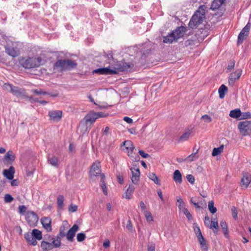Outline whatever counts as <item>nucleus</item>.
Returning a JSON list of instances; mask_svg holds the SVG:
<instances>
[{"instance_id": "nucleus-19", "label": "nucleus", "mask_w": 251, "mask_h": 251, "mask_svg": "<svg viewBox=\"0 0 251 251\" xmlns=\"http://www.w3.org/2000/svg\"><path fill=\"white\" fill-rule=\"evenodd\" d=\"M97 119L98 117L96 116V112L94 111H91L84 117L83 120L85 121L86 124L88 123L93 124Z\"/></svg>"}, {"instance_id": "nucleus-29", "label": "nucleus", "mask_w": 251, "mask_h": 251, "mask_svg": "<svg viewBox=\"0 0 251 251\" xmlns=\"http://www.w3.org/2000/svg\"><path fill=\"white\" fill-rule=\"evenodd\" d=\"M5 52L12 57H16L19 55L18 52L13 47H5Z\"/></svg>"}, {"instance_id": "nucleus-42", "label": "nucleus", "mask_w": 251, "mask_h": 251, "mask_svg": "<svg viewBox=\"0 0 251 251\" xmlns=\"http://www.w3.org/2000/svg\"><path fill=\"white\" fill-rule=\"evenodd\" d=\"M208 209L212 214H214L217 211V208L214 206V202L213 201L208 202Z\"/></svg>"}, {"instance_id": "nucleus-61", "label": "nucleus", "mask_w": 251, "mask_h": 251, "mask_svg": "<svg viewBox=\"0 0 251 251\" xmlns=\"http://www.w3.org/2000/svg\"><path fill=\"white\" fill-rule=\"evenodd\" d=\"M110 246V241L108 240H105L103 243V247L107 249Z\"/></svg>"}, {"instance_id": "nucleus-6", "label": "nucleus", "mask_w": 251, "mask_h": 251, "mask_svg": "<svg viewBox=\"0 0 251 251\" xmlns=\"http://www.w3.org/2000/svg\"><path fill=\"white\" fill-rule=\"evenodd\" d=\"M4 90L7 91L11 93L13 95L17 97L24 98L27 97L25 90L24 88L15 86L11 84L5 83L3 86Z\"/></svg>"}, {"instance_id": "nucleus-55", "label": "nucleus", "mask_w": 251, "mask_h": 251, "mask_svg": "<svg viewBox=\"0 0 251 251\" xmlns=\"http://www.w3.org/2000/svg\"><path fill=\"white\" fill-rule=\"evenodd\" d=\"M201 119L207 123H210L212 121V118L208 115L205 114L201 117Z\"/></svg>"}, {"instance_id": "nucleus-21", "label": "nucleus", "mask_w": 251, "mask_h": 251, "mask_svg": "<svg viewBox=\"0 0 251 251\" xmlns=\"http://www.w3.org/2000/svg\"><path fill=\"white\" fill-rule=\"evenodd\" d=\"M132 172L131 180L134 184H137L139 180L140 172L139 168L132 167L130 168Z\"/></svg>"}, {"instance_id": "nucleus-9", "label": "nucleus", "mask_w": 251, "mask_h": 251, "mask_svg": "<svg viewBox=\"0 0 251 251\" xmlns=\"http://www.w3.org/2000/svg\"><path fill=\"white\" fill-rule=\"evenodd\" d=\"M25 219L30 226H35L38 221L39 217L35 212L28 211L25 216Z\"/></svg>"}, {"instance_id": "nucleus-53", "label": "nucleus", "mask_w": 251, "mask_h": 251, "mask_svg": "<svg viewBox=\"0 0 251 251\" xmlns=\"http://www.w3.org/2000/svg\"><path fill=\"white\" fill-rule=\"evenodd\" d=\"M242 119H246L251 118V113L250 112H246L241 113Z\"/></svg>"}, {"instance_id": "nucleus-2", "label": "nucleus", "mask_w": 251, "mask_h": 251, "mask_svg": "<svg viewBox=\"0 0 251 251\" xmlns=\"http://www.w3.org/2000/svg\"><path fill=\"white\" fill-rule=\"evenodd\" d=\"M77 64L75 60L70 59H59L53 64L54 70H58L60 72L70 71L77 67Z\"/></svg>"}, {"instance_id": "nucleus-48", "label": "nucleus", "mask_w": 251, "mask_h": 251, "mask_svg": "<svg viewBox=\"0 0 251 251\" xmlns=\"http://www.w3.org/2000/svg\"><path fill=\"white\" fill-rule=\"evenodd\" d=\"M19 212L22 215H24L27 209L25 205H19L18 207Z\"/></svg>"}, {"instance_id": "nucleus-54", "label": "nucleus", "mask_w": 251, "mask_h": 251, "mask_svg": "<svg viewBox=\"0 0 251 251\" xmlns=\"http://www.w3.org/2000/svg\"><path fill=\"white\" fill-rule=\"evenodd\" d=\"M198 150H197L195 152L193 153L187 157L189 161H192L198 158V156H196V154L198 152Z\"/></svg>"}, {"instance_id": "nucleus-3", "label": "nucleus", "mask_w": 251, "mask_h": 251, "mask_svg": "<svg viewBox=\"0 0 251 251\" xmlns=\"http://www.w3.org/2000/svg\"><path fill=\"white\" fill-rule=\"evenodd\" d=\"M45 239L46 241H42L41 243V248L43 251H50L53 248H58L61 244L59 241L56 240L54 237L50 235L45 236Z\"/></svg>"}, {"instance_id": "nucleus-63", "label": "nucleus", "mask_w": 251, "mask_h": 251, "mask_svg": "<svg viewBox=\"0 0 251 251\" xmlns=\"http://www.w3.org/2000/svg\"><path fill=\"white\" fill-rule=\"evenodd\" d=\"M11 181V185L12 186H17L19 184V181L18 179H12Z\"/></svg>"}, {"instance_id": "nucleus-33", "label": "nucleus", "mask_w": 251, "mask_h": 251, "mask_svg": "<svg viewBox=\"0 0 251 251\" xmlns=\"http://www.w3.org/2000/svg\"><path fill=\"white\" fill-rule=\"evenodd\" d=\"M148 177L150 179L152 180L156 185L159 186L161 185L160 181L155 174L153 173H149Z\"/></svg>"}, {"instance_id": "nucleus-39", "label": "nucleus", "mask_w": 251, "mask_h": 251, "mask_svg": "<svg viewBox=\"0 0 251 251\" xmlns=\"http://www.w3.org/2000/svg\"><path fill=\"white\" fill-rule=\"evenodd\" d=\"M100 177H101L100 181L102 183V184L101 185L102 190L103 191V194L105 195H107V191L106 184L104 182L105 175H104V174H102L100 175Z\"/></svg>"}, {"instance_id": "nucleus-57", "label": "nucleus", "mask_w": 251, "mask_h": 251, "mask_svg": "<svg viewBox=\"0 0 251 251\" xmlns=\"http://www.w3.org/2000/svg\"><path fill=\"white\" fill-rule=\"evenodd\" d=\"M187 180L191 184H193L195 181V178L192 175H188L186 176Z\"/></svg>"}, {"instance_id": "nucleus-32", "label": "nucleus", "mask_w": 251, "mask_h": 251, "mask_svg": "<svg viewBox=\"0 0 251 251\" xmlns=\"http://www.w3.org/2000/svg\"><path fill=\"white\" fill-rule=\"evenodd\" d=\"M173 179L176 182L181 183L182 182V175L178 170H176L173 175Z\"/></svg>"}, {"instance_id": "nucleus-1", "label": "nucleus", "mask_w": 251, "mask_h": 251, "mask_svg": "<svg viewBox=\"0 0 251 251\" xmlns=\"http://www.w3.org/2000/svg\"><path fill=\"white\" fill-rule=\"evenodd\" d=\"M206 7L205 5L200 6L198 10L192 16L188 24L191 28H196L198 25L201 24L205 18V10Z\"/></svg>"}, {"instance_id": "nucleus-47", "label": "nucleus", "mask_w": 251, "mask_h": 251, "mask_svg": "<svg viewBox=\"0 0 251 251\" xmlns=\"http://www.w3.org/2000/svg\"><path fill=\"white\" fill-rule=\"evenodd\" d=\"M86 238L85 234L83 232L79 233L77 234L76 239L78 242H82Z\"/></svg>"}, {"instance_id": "nucleus-14", "label": "nucleus", "mask_w": 251, "mask_h": 251, "mask_svg": "<svg viewBox=\"0 0 251 251\" xmlns=\"http://www.w3.org/2000/svg\"><path fill=\"white\" fill-rule=\"evenodd\" d=\"M79 227L76 224H75L66 233V236L67 240L72 242L74 241V237L75 232L78 230Z\"/></svg>"}, {"instance_id": "nucleus-51", "label": "nucleus", "mask_w": 251, "mask_h": 251, "mask_svg": "<svg viewBox=\"0 0 251 251\" xmlns=\"http://www.w3.org/2000/svg\"><path fill=\"white\" fill-rule=\"evenodd\" d=\"M77 209V206L75 204H71L68 208V210L71 212H75Z\"/></svg>"}, {"instance_id": "nucleus-25", "label": "nucleus", "mask_w": 251, "mask_h": 251, "mask_svg": "<svg viewBox=\"0 0 251 251\" xmlns=\"http://www.w3.org/2000/svg\"><path fill=\"white\" fill-rule=\"evenodd\" d=\"M15 171L14 167L11 166L8 169L4 170L3 174L8 179L12 180L13 179Z\"/></svg>"}, {"instance_id": "nucleus-34", "label": "nucleus", "mask_w": 251, "mask_h": 251, "mask_svg": "<svg viewBox=\"0 0 251 251\" xmlns=\"http://www.w3.org/2000/svg\"><path fill=\"white\" fill-rule=\"evenodd\" d=\"M227 91V87L224 84H222L218 90L219 98L223 99L225 96V93Z\"/></svg>"}, {"instance_id": "nucleus-52", "label": "nucleus", "mask_w": 251, "mask_h": 251, "mask_svg": "<svg viewBox=\"0 0 251 251\" xmlns=\"http://www.w3.org/2000/svg\"><path fill=\"white\" fill-rule=\"evenodd\" d=\"M231 211L232 213V216L234 219L236 220L237 219V210L236 208V207L233 206L231 207Z\"/></svg>"}, {"instance_id": "nucleus-40", "label": "nucleus", "mask_w": 251, "mask_h": 251, "mask_svg": "<svg viewBox=\"0 0 251 251\" xmlns=\"http://www.w3.org/2000/svg\"><path fill=\"white\" fill-rule=\"evenodd\" d=\"M224 147V145H222L218 148H214L212 152V155L215 156L221 153L223 151Z\"/></svg>"}, {"instance_id": "nucleus-16", "label": "nucleus", "mask_w": 251, "mask_h": 251, "mask_svg": "<svg viewBox=\"0 0 251 251\" xmlns=\"http://www.w3.org/2000/svg\"><path fill=\"white\" fill-rule=\"evenodd\" d=\"M50 119L54 122H58L62 116V112L61 110H51L48 113Z\"/></svg>"}, {"instance_id": "nucleus-24", "label": "nucleus", "mask_w": 251, "mask_h": 251, "mask_svg": "<svg viewBox=\"0 0 251 251\" xmlns=\"http://www.w3.org/2000/svg\"><path fill=\"white\" fill-rule=\"evenodd\" d=\"M32 92L36 95H49L52 97H56L58 96V93H49L47 91H44L42 89H36L32 90Z\"/></svg>"}, {"instance_id": "nucleus-46", "label": "nucleus", "mask_w": 251, "mask_h": 251, "mask_svg": "<svg viewBox=\"0 0 251 251\" xmlns=\"http://www.w3.org/2000/svg\"><path fill=\"white\" fill-rule=\"evenodd\" d=\"M14 200L13 197L9 194L5 195L4 197V202L6 203H10Z\"/></svg>"}, {"instance_id": "nucleus-56", "label": "nucleus", "mask_w": 251, "mask_h": 251, "mask_svg": "<svg viewBox=\"0 0 251 251\" xmlns=\"http://www.w3.org/2000/svg\"><path fill=\"white\" fill-rule=\"evenodd\" d=\"M24 98H27L28 99V100L32 103L33 102H38L39 101V100L38 98H34L32 96H28L27 95V97H24Z\"/></svg>"}, {"instance_id": "nucleus-11", "label": "nucleus", "mask_w": 251, "mask_h": 251, "mask_svg": "<svg viewBox=\"0 0 251 251\" xmlns=\"http://www.w3.org/2000/svg\"><path fill=\"white\" fill-rule=\"evenodd\" d=\"M131 67L130 63H126L123 61H118L115 64V69L117 71V74L119 72H124L127 71Z\"/></svg>"}, {"instance_id": "nucleus-60", "label": "nucleus", "mask_w": 251, "mask_h": 251, "mask_svg": "<svg viewBox=\"0 0 251 251\" xmlns=\"http://www.w3.org/2000/svg\"><path fill=\"white\" fill-rule=\"evenodd\" d=\"M132 227H133L132 224L131 223V222L130 220H128L127 224H126V228H127V229L128 230H129L130 231H132Z\"/></svg>"}, {"instance_id": "nucleus-38", "label": "nucleus", "mask_w": 251, "mask_h": 251, "mask_svg": "<svg viewBox=\"0 0 251 251\" xmlns=\"http://www.w3.org/2000/svg\"><path fill=\"white\" fill-rule=\"evenodd\" d=\"M241 115V112L239 109H236L230 111L229 116L234 118H239Z\"/></svg>"}, {"instance_id": "nucleus-15", "label": "nucleus", "mask_w": 251, "mask_h": 251, "mask_svg": "<svg viewBox=\"0 0 251 251\" xmlns=\"http://www.w3.org/2000/svg\"><path fill=\"white\" fill-rule=\"evenodd\" d=\"M99 174H101L100 166L99 162H94L91 166L90 171V175L91 178L97 176Z\"/></svg>"}, {"instance_id": "nucleus-8", "label": "nucleus", "mask_w": 251, "mask_h": 251, "mask_svg": "<svg viewBox=\"0 0 251 251\" xmlns=\"http://www.w3.org/2000/svg\"><path fill=\"white\" fill-rule=\"evenodd\" d=\"M122 145L126 147V149H130V151L128 152V155L134 161H138L140 160L139 156L135 153H133V150L135 147L133 146L132 142L130 140H126L122 143Z\"/></svg>"}, {"instance_id": "nucleus-17", "label": "nucleus", "mask_w": 251, "mask_h": 251, "mask_svg": "<svg viewBox=\"0 0 251 251\" xmlns=\"http://www.w3.org/2000/svg\"><path fill=\"white\" fill-rule=\"evenodd\" d=\"M251 182V175L248 172H243V177L241 180V186L247 188Z\"/></svg>"}, {"instance_id": "nucleus-18", "label": "nucleus", "mask_w": 251, "mask_h": 251, "mask_svg": "<svg viewBox=\"0 0 251 251\" xmlns=\"http://www.w3.org/2000/svg\"><path fill=\"white\" fill-rule=\"evenodd\" d=\"M242 70L237 69L234 72L231 73L228 77L229 84H233L236 80H238L242 74Z\"/></svg>"}, {"instance_id": "nucleus-12", "label": "nucleus", "mask_w": 251, "mask_h": 251, "mask_svg": "<svg viewBox=\"0 0 251 251\" xmlns=\"http://www.w3.org/2000/svg\"><path fill=\"white\" fill-rule=\"evenodd\" d=\"M16 159L15 154L13 151L9 150L4 155L3 161L5 164L11 165Z\"/></svg>"}, {"instance_id": "nucleus-20", "label": "nucleus", "mask_w": 251, "mask_h": 251, "mask_svg": "<svg viewBox=\"0 0 251 251\" xmlns=\"http://www.w3.org/2000/svg\"><path fill=\"white\" fill-rule=\"evenodd\" d=\"M186 31L187 28L186 27L180 26L177 27L176 29L173 31L172 32V33H174V35L176 37V40L177 41L178 39L183 37Z\"/></svg>"}, {"instance_id": "nucleus-49", "label": "nucleus", "mask_w": 251, "mask_h": 251, "mask_svg": "<svg viewBox=\"0 0 251 251\" xmlns=\"http://www.w3.org/2000/svg\"><path fill=\"white\" fill-rule=\"evenodd\" d=\"M145 215L146 218V219L149 222H151L153 221V217L152 215L150 212L149 211H145Z\"/></svg>"}, {"instance_id": "nucleus-41", "label": "nucleus", "mask_w": 251, "mask_h": 251, "mask_svg": "<svg viewBox=\"0 0 251 251\" xmlns=\"http://www.w3.org/2000/svg\"><path fill=\"white\" fill-rule=\"evenodd\" d=\"M210 228H215L216 231L214 230L215 233H217L218 232V223L217 218L212 219L211 220V224L210 226Z\"/></svg>"}, {"instance_id": "nucleus-50", "label": "nucleus", "mask_w": 251, "mask_h": 251, "mask_svg": "<svg viewBox=\"0 0 251 251\" xmlns=\"http://www.w3.org/2000/svg\"><path fill=\"white\" fill-rule=\"evenodd\" d=\"M224 0H219L220 4H217V3L213 2L211 5V8L213 10L218 9L220 5L224 2Z\"/></svg>"}, {"instance_id": "nucleus-64", "label": "nucleus", "mask_w": 251, "mask_h": 251, "mask_svg": "<svg viewBox=\"0 0 251 251\" xmlns=\"http://www.w3.org/2000/svg\"><path fill=\"white\" fill-rule=\"evenodd\" d=\"M140 206L141 207V210L143 211H146L145 210H146V205L144 203V202L143 201H141L140 203Z\"/></svg>"}, {"instance_id": "nucleus-44", "label": "nucleus", "mask_w": 251, "mask_h": 251, "mask_svg": "<svg viewBox=\"0 0 251 251\" xmlns=\"http://www.w3.org/2000/svg\"><path fill=\"white\" fill-rule=\"evenodd\" d=\"M235 61L234 59H231L228 63L227 67V72H230L234 68L235 66Z\"/></svg>"}, {"instance_id": "nucleus-28", "label": "nucleus", "mask_w": 251, "mask_h": 251, "mask_svg": "<svg viewBox=\"0 0 251 251\" xmlns=\"http://www.w3.org/2000/svg\"><path fill=\"white\" fill-rule=\"evenodd\" d=\"M48 162L51 165L57 167L59 165V160L57 157L54 155H50L48 156Z\"/></svg>"}, {"instance_id": "nucleus-10", "label": "nucleus", "mask_w": 251, "mask_h": 251, "mask_svg": "<svg viewBox=\"0 0 251 251\" xmlns=\"http://www.w3.org/2000/svg\"><path fill=\"white\" fill-rule=\"evenodd\" d=\"M251 27L250 23H248L242 29L238 37L237 44L239 45L243 43L244 40L248 35V33Z\"/></svg>"}, {"instance_id": "nucleus-43", "label": "nucleus", "mask_w": 251, "mask_h": 251, "mask_svg": "<svg viewBox=\"0 0 251 251\" xmlns=\"http://www.w3.org/2000/svg\"><path fill=\"white\" fill-rule=\"evenodd\" d=\"M177 202L179 203L178 207L180 211L183 210V208H186L185 203L180 197H177Z\"/></svg>"}, {"instance_id": "nucleus-7", "label": "nucleus", "mask_w": 251, "mask_h": 251, "mask_svg": "<svg viewBox=\"0 0 251 251\" xmlns=\"http://www.w3.org/2000/svg\"><path fill=\"white\" fill-rule=\"evenodd\" d=\"M238 127L242 136L251 135V121L245 120L240 122Z\"/></svg>"}, {"instance_id": "nucleus-5", "label": "nucleus", "mask_w": 251, "mask_h": 251, "mask_svg": "<svg viewBox=\"0 0 251 251\" xmlns=\"http://www.w3.org/2000/svg\"><path fill=\"white\" fill-rule=\"evenodd\" d=\"M42 61L40 57H31L26 59H22L20 61V64L25 69H31L41 66Z\"/></svg>"}, {"instance_id": "nucleus-35", "label": "nucleus", "mask_w": 251, "mask_h": 251, "mask_svg": "<svg viewBox=\"0 0 251 251\" xmlns=\"http://www.w3.org/2000/svg\"><path fill=\"white\" fill-rule=\"evenodd\" d=\"M220 226L222 227V229L223 231V233L224 235L226 237H228V227L227 225L226 222L225 221L222 220L220 222Z\"/></svg>"}, {"instance_id": "nucleus-37", "label": "nucleus", "mask_w": 251, "mask_h": 251, "mask_svg": "<svg viewBox=\"0 0 251 251\" xmlns=\"http://www.w3.org/2000/svg\"><path fill=\"white\" fill-rule=\"evenodd\" d=\"M193 228L197 238L203 236L201 229L197 223H195L193 224Z\"/></svg>"}, {"instance_id": "nucleus-45", "label": "nucleus", "mask_w": 251, "mask_h": 251, "mask_svg": "<svg viewBox=\"0 0 251 251\" xmlns=\"http://www.w3.org/2000/svg\"><path fill=\"white\" fill-rule=\"evenodd\" d=\"M186 216L188 220L190 221H192L193 219V217L188 210L186 208H183V210L181 211Z\"/></svg>"}, {"instance_id": "nucleus-62", "label": "nucleus", "mask_w": 251, "mask_h": 251, "mask_svg": "<svg viewBox=\"0 0 251 251\" xmlns=\"http://www.w3.org/2000/svg\"><path fill=\"white\" fill-rule=\"evenodd\" d=\"M124 120L128 124H131L133 123V120L129 117H125Z\"/></svg>"}, {"instance_id": "nucleus-59", "label": "nucleus", "mask_w": 251, "mask_h": 251, "mask_svg": "<svg viewBox=\"0 0 251 251\" xmlns=\"http://www.w3.org/2000/svg\"><path fill=\"white\" fill-rule=\"evenodd\" d=\"M108 115V114H105L102 112H96V116L98 117V119L100 117H106Z\"/></svg>"}, {"instance_id": "nucleus-30", "label": "nucleus", "mask_w": 251, "mask_h": 251, "mask_svg": "<svg viewBox=\"0 0 251 251\" xmlns=\"http://www.w3.org/2000/svg\"><path fill=\"white\" fill-rule=\"evenodd\" d=\"M163 38V43H164L171 44L174 41H176V37H175L174 33H172V32L164 37Z\"/></svg>"}, {"instance_id": "nucleus-13", "label": "nucleus", "mask_w": 251, "mask_h": 251, "mask_svg": "<svg viewBox=\"0 0 251 251\" xmlns=\"http://www.w3.org/2000/svg\"><path fill=\"white\" fill-rule=\"evenodd\" d=\"M93 74H99L100 75H113L117 74V71L116 70H113L108 67L100 68L94 70L93 71Z\"/></svg>"}, {"instance_id": "nucleus-4", "label": "nucleus", "mask_w": 251, "mask_h": 251, "mask_svg": "<svg viewBox=\"0 0 251 251\" xmlns=\"http://www.w3.org/2000/svg\"><path fill=\"white\" fill-rule=\"evenodd\" d=\"M24 238L29 245L35 246L37 244L36 240H40L42 239V232L35 228L32 230L31 233L29 232L25 233Z\"/></svg>"}, {"instance_id": "nucleus-36", "label": "nucleus", "mask_w": 251, "mask_h": 251, "mask_svg": "<svg viewBox=\"0 0 251 251\" xmlns=\"http://www.w3.org/2000/svg\"><path fill=\"white\" fill-rule=\"evenodd\" d=\"M64 197L63 195H59L57 198V208L62 209L64 206Z\"/></svg>"}, {"instance_id": "nucleus-23", "label": "nucleus", "mask_w": 251, "mask_h": 251, "mask_svg": "<svg viewBox=\"0 0 251 251\" xmlns=\"http://www.w3.org/2000/svg\"><path fill=\"white\" fill-rule=\"evenodd\" d=\"M67 227H66L64 224H63L59 228V231L58 234L56 236H52L54 237L56 240L59 241L61 242V238L64 237L66 236V230Z\"/></svg>"}, {"instance_id": "nucleus-22", "label": "nucleus", "mask_w": 251, "mask_h": 251, "mask_svg": "<svg viewBox=\"0 0 251 251\" xmlns=\"http://www.w3.org/2000/svg\"><path fill=\"white\" fill-rule=\"evenodd\" d=\"M43 226L48 231H51L52 230L51 226V219L49 217H44L41 220Z\"/></svg>"}, {"instance_id": "nucleus-26", "label": "nucleus", "mask_w": 251, "mask_h": 251, "mask_svg": "<svg viewBox=\"0 0 251 251\" xmlns=\"http://www.w3.org/2000/svg\"><path fill=\"white\" fill-rule=\"evenodd\" d=\"M193 128H188L185 130V132L180 136L178 140V142H182L187 140L192 131Z\"/></svg>"}, {"instance_id": "nucleus-31", "label": "nucleus", "mask_w": 251, "mask_h": 251, "mask_svg": "<svg viewBox=\"0 0 251 251\" xmlns=\"http://www.w3.org/2000/svg\"><path fill=\"white\" fill-rule=\"evenodd\" d=\"M135 190V187L133 184H130L125 193V198L126 199H130L132 198V193Z\"/></svg>"}, {"instance_id": "nucleus-27", "label": "nucleus", "mask_w": 251, "mask_h": 251, "mask_svg": "<svg viewBox=\"0 0 251 251\" xmlns=\"http://www.w3.org/2000/svg\"><path fill=\"white\" fill-rule=\"evenodd\" d=\"M200 244L201 249V251H208V244L206 239L201 236V237L197 238Z\"/></svg>"}, {"instance_id": "nucleus-58", "label": "nucleus", "mask_w": 251, "mask_h": 251, "mask_svg": "<svg viewBox=\"0 0 251 251\" xmlns=\"http://www.w3.org/2000/svg\"><path fill=\"white\" fill-rule=\"evenodd\" d=\"M138 152L139 154L143 158H147L150 157V155L148 153L145 152L143 150H139Z\"/></svg>"}]
</instances>
